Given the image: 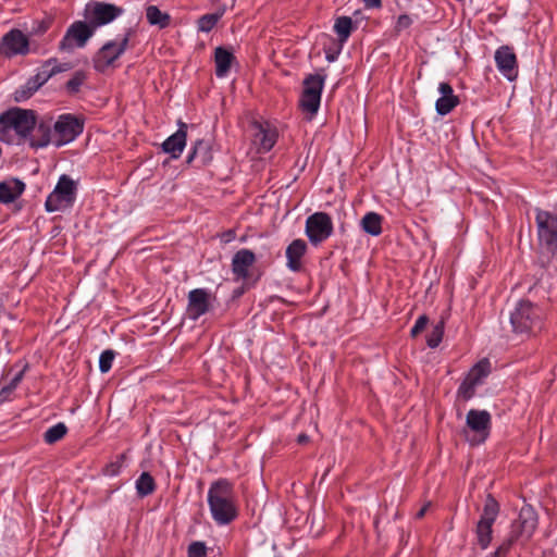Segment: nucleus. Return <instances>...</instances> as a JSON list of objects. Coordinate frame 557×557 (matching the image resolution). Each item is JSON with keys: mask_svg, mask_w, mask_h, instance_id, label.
Instances as JSON below:
<instances>
[{"mask_svg": "<svg viewBox=\"0 0 557 557\" xmlns=\"http://www.w3.org/2000/svg\"><path fill=\"white\" fill-rule=\"evenodd\" d=\"M499 513V504L492 494L486 496L483 511L476 523L475 534L478 545L486 549L492 542L493 524Z\"/></svg>", "mask_w": 557, "mask_h": 557, "instance_id": "7", "label": "nucleus"}, {"mask_svg": "<svg viewBox=\"0 0 557 557\" xmlns=\"http://www.w3.org/2000/svg\"><path fill=\"white\" fill-rule=\"evenodd\" d=\"M134 35L135 30L128 27L121 38L107 41L92 57L94 69L99 73H103L110 66H114V63L129 48L131 39Z\"/></svg>", "mask_w": 557, "mask_h": 557, "instance_id": "4", "label": "nucleus"}, {"mask_svg": "<svg viewBox=\"0 0 557 557\" xmlns=\"http://www.w3.org/2000/svg\"><path fill=\"white\" fill-rule=\"evenodd\" d=\"M115 357V352L111 349H107L101 352L99 358V369L102 373H107L112 368V363Z\"/></svg>", "mask_w": 557, "mask_h": 557, "instance_id": "39", "label": "nucleus"}, {"mask_svg": "<svg viewBox=\"0 0 557 557\" xmlns=\"http://www.w3.org/2000/svg\"><path fill=\"white\" fill-rule=\"evenodd\" d=\"M156 490V482L152 475L148 472H143L136 481V491L138 496L146 497L152 494Z\"/></svg>", "mask_w": 557, "mask_h": 557, "instance_id": "32", "label": "nucleus"}, {"mask_svg": "<svg viewBox=\"0 0 557 557\" xmlns=\"http://www.w3.org/2000/svg\"><path fill=\"white\" fill-rule=\"evenodd\" d=\"M84 129V124L71 114H62L53 125L52 144L61 147L73 141Z\"/></svg>", "mask_w": 557, "mask_h": 557, "instance_id": "11", "label": "nucleus"}, {"mask_svg": "<svg viewBox=\"0 0 557 557\" xmlns=\"http://www.w3.org/2000/svg\"><path fill=\"white\" fill-rule=\"evenodd\" d=\"M51 24H52L51 17H46L40 21H35L33 23V26L30 29V35H33V36L44 35L51 27Z\"/></svg>", "mask_w": 557, "mask_h": 557, "instance_id": "40", "label": "nucleus"}, {"mask_svg": "<svg viewBox=\"0 0 557 557\" xmlns=\"http://www.w3.org/2000/svg\"><path fill=\"white\" fill-rule=\"evenodd\" d=\"M510 323L516 334L531 336L543 326V311L529 300H521L510 313Z\"/></svg>", "mask_w": 557, "mask_h": 557, "instance_id": "3", "label": "nucleus"}, {"mask_svg": "<svg viewBox=\"0 0 557 557\" xmlns=\"http://www.w3.org/2000/svg\"><path fill=\"white\" fill-rule=\"evenodd\" d=\"M412 25V18L408 14H401L398 16L395 25V32L400 33Z\"/></svg>", "mask_w": 557, "mask_h": 557, "instance_id": "44", "label": "nucleus"}, {"mask_svg": "<svg viewBox=\"0 0 557 557\" xmlns=\"http://www.w3.org/2000/svg\"><path fill=\"white\" fill-rule=\"evenodd\" d=\"M467 425L475 436L470 441L472 445L483 443L490 435L491 430V414L486 410L471 409L467 413Z\"/></svg>", "mask_w": 557, "mask_h": 557, "instance_id": "16", "label": "nucleus"}, {"mask_svg": "<svg viewBox=\"0 0 557 557\" xmlns=\"http://www.w3.org/2000/svg\"><path fill=\"white\" fill-rule=\"evenodd\" d=\"M324 81L325 76L320 74H309L304 79V90L301 92L299 106L305 113L309 114V119H312L320 108Z\"/></svg>", "mask_w": 557, "mask_h": 557, "instance_id": "8", "label": "nucleus"}, {"mask_svg": "<svg viewBox=\"0 0 557 557\" xmlns=\"http://www.w3.org/2000/svg\"><path fill=\"white\" fill-rule=\"evenodd\" d=\"M252 127L255 129L253 144L258 146L259 152L270 151L276 140L277 132L269 123L253 122Z\"/></svg>", "mask_w": 557, "mask_h": 557, "instance_id": "19", "label": "nucleus"}, {"mask_svg": "<svg viewBox=\"0 0 557 557\" xmlns=\"http://www.w3.org/2000/svg\"><path fill=\"white\" fill-rule=\"evenodd\" d=\"M535 222L540 248L550 255L557 253V205L553 210L535 209Z\"/></svg>", "mask_w": 557, "mask_h": 557, "instance_id": "5", "label": "nucleus"}, {"mask_svg": "<svg viewBox=\"0 0 557 557\" xmlns=\"http://www.w3.org/2000/svg\"><path fill=\"white\" fill-rule=\"evenodd\" d=\"M211 294L206 288H196L188 293L187 315L191 320H197L209 312Z\"/></svg>", "mask_w": 557, "mask_h": 557, "instance_id": "18", "label": "nucleus"}, {"mask_svg": "<svg viewBox=\"0 0 557 557\" xmlns=\"http://www.w3.org/2000/svg\"><path fill=\"white\" fill-rule=\"evenodd\" d=\"M438 91L441 97L436 100L435 109L437 114L446 115L459 104L460 100L458 96L454 94V89L449 83H440Z\"/></svg>", "mask_w": 557, "mask_h": 557, "instance_id": "20", "label": "nucleus"}, {"mask_svg": "<svg viewBox=\"0 0 557 557\" xmlns=\"http://www.w3.org/2000/svg\"><path fill=\"white\" fill-rule=\"evenodd\" d=\"M186 137L187 125L180 123L178 129L163 141V151L171 154L173 159L180 158L186 146Z\"/></svg>", "mask_w": 557, "mask_h": 557, "instance_id": "21", "label": "nucleus"}, {"mask_svg": "<svg viewBox=\"0 0 557 557\" xmlns=\"http://www.w3.org/2000/svg\"><path fill=\"white\" fill-rule=\"evenodd\" d=\"M309 442V436L305 433H301L297 436V443L304 445Z\"/></svg>", "mask_w": 557, "mask_h": 557, "instance_id": "49", "label": "nucleus"}, {"mask_svg": "<svg viewBox=\"0 0 557 557\" xmlns=\"http://www.w3.org/2000/svg\"><path fill=\"white\" fill-rule=\"evenodd\" d=\"M94 34L95 29L89 22L75 21L61 39L59 50L72 51L74 48H84Z\"/></svg>", "mask_w": 557, "mask_h": 557, "instance_id": "10", "label": "nucleus"}, {"mask_svg": "<svg viewBox=\"0 0 557 557\" xmlns=\"http://www.w3.org/2000/svg\"><path fill=\"white\" fill-rule=\"evenodd\" d=\"M334 227L331 216L326 212H315L306 220V235L314 246L320 245L333 234Z\"/></svg>", "mask_w": 557, "mask_h": 557, "instance_id": "12", "label": "nucleus"}, {"mask_svg": "<svg viewBox=\"0 0 557 557\" xmlns=\"http://www.w3.org/2000/svg\"><path fill=\"white\" fill-rule=\"evenodd\" d=\"M511 546L505 540L500 543V545L495 549V552L491 553L486 557H507L510 552Z\"/></svg>", "mask_w": 557, "mask_h": 557, "instance_id": "45", "label": "nucleus"}, {"mask_svg": "<svg viewBox=\"0 0 557 557\" xmlns=\"http://www.w3.org/2000/svg\"><path fill=\"white\" fill-rule=\"evenodd\" d=\"M367 9H379L382 7V0H363Z\"/></svg>", "mask_w": 557, "mask_h": 557, "instance_id": "46", "label": "nucleus"}, {"mask_svg": "<svg viewBox=\"0 0 557 557\" xmlns=\"http://www.w3.org/2000/svg\"><path fill=\"white\" fill-rule=\"evenodd\" d=\"M383 218L376 212H368L360 221L361 228L371 236H379L382 233Z\"/></svg>", "mask_w": 557, "mask_h": 557, "instance_id": "29", "label": "nucleus"}, {"mask_svg": "<svg viewBox=\"0 0 557 557\" xmlns=\"http://www.w3.org/2000/svg\"><path fill=\"white\" fill-rule=\"evenodd\" d=\"M224 9H221L220 11L212 13V14H205L199 17L198 20V29L203 33H209L212 30V28L216 25V23L220 21V18L224 14Z\"/></svg>", "mask_w": 557, "mask_h": 557, "instance_id": "33", "label": "nucleus"}, {"mask_svg": "<svg viewBox=\"0 0 557 557\" xmlns=\"http://www.w3.org/2000/svg\"><path fill=\"white\" fill-rule=\"evenodd\" d=\"M430 507V503L425 504L417 513H416V518L417 519H422L428 510V508Z\"/></svg>", "mask_w": 557, "mask_h": 557, "instance_id": "48", "label": "nucleus"}, {"mask_svg": "<svg viewBox=\"0 0 557 557\" xmlns=\"http://www.w3.org/2000/svg\"><path fill=\"white\" fill-rule=\"evenodd\" d=\"M537 527V515L531 506L521 508L518 519L511 524L510 532L505 539L512 547L520 539L528 541Z\"/></svg>", "mask_w": 557, "mask_h": 557, "instance_id": "9", "label": "nucleus"}, {"mask_svg": "<svg viewBox=\"0 0 557 557\" xmlns=\"http://www.w3.org/2000/svg\"><path fill=\"white\" fill-rule=\"evenodd\" d=\"M23 377V371H21L20 373H17L10 382L9 385L4 386L1 388L0 391V398L1 400L5 399V397L8 395H10L18 385V383L21 382Z\"/></svg>", "mask_w": 557, "mask_h": 557, "instance_id": "42", "label": "nucleus"}, {"mask_svg": "<svg viewBox=\"0 0 557 557\" xmlns=\"http://www.w3.org/2000/svg\"><path fill=\"white\" fill-rule=\"evenodd\" d=\"M495 63L498 71L510 82L518 77V60L513 49L509 46H500L495 51Z\"/></svg>", "mask_w": 557, "mask_h": 557, "instance_id": "17", "label": "nucleus"}, {"mask_svg": "<svg viewBox=\"0 0 557 557\" xmlns=\"http://www.w3.org/2000/svg\"><path fill=\"white\" fill-rule=\"evenodd\" d=\"M208 504L213 520L220 525L231 523L238 515L233 486L225 479H220L210 485Z\"/></svg>", "mask_w": 557, "mask_h": 557, "instance_id": "1", "label": "nucleus"}, {"mask_svg": "<svg viewBox=\"0 0 557 557\" xmlns=\"http://www.w3.org/2000/svg\"><path fill=\"white\" fill-rule=\"evenodd\" d=\"M491 362L483 358L478 361L468 372L467 376L458 388V396L465 400L471 399L475 394L476 386L483 384L484 380L491 373Z\"/></svg>", "mask_w": 557, "mask_h": 557, "instance_id": "14", "label": "nucleus"}, {"mask_svg": "<svg viewBox=\"0 0 557 557\" xmlns=\"http://www.w3.org/2000/svg\"><path fill=\"white\" fill-rule=\"evenodd\" d=\"M125 454L117 455L114 460L109 462L102 470L104 475L108 476H115L120 473L124 461H125Z\"/></svg>", "mask_w": 557, "mask_h": 557, "instance_id": "38", "label": "nucleus"}, {"mask_svg": "<svg viewBox=\"0 0 557 557\" xmlns=\"http://www.w3.org/2000/svg\"><path fill=\"white\" fill-rule=\"evenodd\" d=\"M66 64L58 63L55 58H51L42 63V65L38 69L37 73L30 78L38 85L40 88L44 84H46L53 75L66 71Z\"/></svg>", "mask_w": 557, "mask_h": 557, "instance_id": "23", "label": "nucleus"}, {"mask_svg": "<svg viewBox=\"0 0 557 557\" xmlns=\"http://www.w3.org/2000/svg\"><path fill=\"white\" fill-rule=\"evenodd\" d=\"M67 433V428L64 423L59 422L53 426L49 428L44 434V441L47 444H54L62 440Z\"/></svg>", "mask_w": 557, "mask_h": 557, "instance_id": "35", "label": "nucleus"}, {"mask_svg": "<svg viewBox=\"0 0 557 557\" xmlns=\"http://www.w3.org/2000/svg\"><path fill=\"white\" fill-rule=\"evenodd\" d=\"M35 134L30 137V146L35 148H42L52 144L53 132L48 123H36L34 128Z\"/></svg>", "mask_w": 557, "mask_h": 557, "instance_id": "28", "label": "nucleus"}, {"mask_svg": "<svg viewBox=\"0 0 557 557\" xmlns=\"http://www.w3.org/2000/svg\"><path fill=\"white\" fill-rule=\"evenodd\" d=\"M429 323V318L425 314L420 315L414 325L412 326L410 334L412 337L418 336L424 329L426 327Z\"/></svg>", "mask_w": 557, "mask_h": 557, "instance_id": "43", "label": "nucleus"}, {"mask_svg": "<svg viewBox=\"0 0 557 557\" xmlns=\"http://www.w3.org/2000/svg\"><path fill=\"white\" fill-rule=\"evenodd\" d=\"M146 17L150 25H157L160 28H165L171 23V16L156 5H148L146 8Z\"/></svg>", "mask_w": 557, "mask_h": 557, "instance_id": "30", "label": "nucleus"}, {"mask_svg": "<svg viewBox=\"0 0 557 557\" xmlns=\"http://www.w3.org/2000/svg\"><path fill=\"white\" fill-rule=\"evenodd\" d=\"M256 262L255 253L249 249L238 250L232 259V271L239 278H247L249 268Z\"/></svg>", "mask_w": 557, "mask_h": 557, "instance_id": "22", "label": "nucleus"}, {"mask_svg": "<svg viewBox=\"0 0 557 557\" xmlns=\"http://www.w3.org/2000/svg\"><path fill=\"white\" fill-rule=\"evenodd\" d=\"M124 13L123 8L113 3L95 1L86 5L85 17L94 29L107 25Z\"/></svg>", "mask_w": 557, "mask_h": 557, "instance_id": "13", "label": "nucleus"}, {"mask_svg": "<svg viewBox=\"0 0 557 557\" xmlns=\"http://www.w3.org/2000/svg\"><path fill=\"white\" fill-rule=\"evenodd\" d=\"M355 29L354 22L349 16H339L335 20L334 32L338 36V40L344 44L348 40L351 32Z\"/></svg>", "mask_w": 557, "mask_h": 557, "instance_id": "31", "label": "nucleus"}, {"mask_svg": "<svg viewBox=\"0 0 557 557\" xmlns=\"http://www.w3.org/2000/svg\"><path fill=\"white\" fill-rule=\"evenodd\" d=\"M30 51L28 37L18 28H12L0 39V57L12 59L27 55Z\"/></svg>", "mask_w": 557, "mask_h": 557, "instance_id": "15", "label": "nucleus"}, {"mask_svg": "<svg viewBox=\"0 0 557 557\" xmlns=\"http://www.w3.org/2000/svg\"><path fill=\"white\" fill-rule=\"evenodd\" d=\"M327 61L333 62L335 60V55H326Z\"/></svg>", "mask_w": 557, "mask_h": 557, "instance_id": "50", "label": "nucleus"}, {"mask_svg": "<svg viewBox=\"0 0 557 557\" xmlns=\"http://www.w3.org/2000/svg\"><path fill=\"white\" fill-rule=\"evenodd\" d=\"M307 251L304 239H294L286 248L287 268L294 272L301 269V258Z\"/></svg>", "mask_w": 557, "mask_h": 557, "instance_id": "24", "label": "nucleus"}, {"mask_svg": "<svg viewBox=\"0 0 557 557\" xmlns=\"http://www.w3.org/2000/svg\"><path fill=\"white\" fill-rule=\"evenodd\" d=\"M36 123L35 111L18 107L11 108L0 114V140L12 144V132L20 139H26L30 136Z\"/></svg>", "mask_w": 557, "mask_h": 557, "instance_id": "2", "label": "nucleus"}, {"mask_svg": "<svg viewBox=\"0 0 557 557\" xmlns=\"http://www.w3.org/2000/svg\"><path fill=\"white\" fill-rule=\"evenodd\" d=\"M38 85L29 77L24 85L14 91V100L22 102L29 99L37 90Z\"/></svg>", "mask_w": 557, "mask_h": 557, "instance_id": "34", "label": "nucleus"}, {"mask_svg": "<svg viewBox=\"0 0 557 557\" xmlns=\"http://www.w3.org/2000/svg\"><path fill=\"white\" fill-rule=\"evenodd\" d=\"M235 57L233 52L224 47H218L214 50L215 75L224 77L231 70Z\"/></svg>", "mask_w": 557, "mask_h": 557, "instance_id": "26", "label": "nucleus"}, {"mask_svg": "<svg viewBox=\"0 0 557 557\" xmlns=\"http://www.w3.org/2000/svg\"><path fill=\"white\" fill-rule=\"evenodd\" d=\"M188 557H207V547L203 542H193L188 546Z\"/></svg>", "mask_w": 557, "mask_h": 557, "instance_id": "41", "label": "nucleus"}, {"mask_svg": "<svg viewBox=\"0 0 557 557\" xmlns=\"http://www.w3.org/2000/svg\"><path fill=\"white\" fill-rule=\"evenodd\" d=\"M25 190V184L18 178L0 182V202L12 203Z\"/></svg>", "mask_w": 557, "mask_h": 557, "instance_id": "25", "label": "nucleus"}, {"mask_svg": "<svg viewBox=\"0 0 557 557\" xmlns=\"http://www.w3.org/2000/svg\"><path fill=\"white\" fill-rule=\"evenodd\" d=\"M77 195V183L69 175L63 174L54 189L46 199L45 208L48 212L64 211L73 207Z\"/></svg>", "mask_w": 557, "mask_h": 557, "instance_id": "6", "label": "nucleus"}, {"mask_svg": "<svg viewBox=\"0 0 557 557\" xmlns=\"http://www.w3.org/2000/svg\"><path fill=\"white\" fill-rule=\"evenodd\" d=\"M212 150L209 141L199 139L195 143L186 162L190 164L195 159H198L201 165H206L212 161Z\"/></svg>", "mask_w": 557, "mask_h": 557, "instance_id": "27", "label": "nucleus"}, {"mask_svg": "<svg viewBox=\"0 0 557 557\" xmlns=\"http://www.w3.org/2000/svg\"><path fill=\"white\" fill-rule=\"evenodd\" d=\"M235 236H236L235 231L228 230L225 233H223L222 240L224 243H228V242L233 240L235 238Z\"/></svg>", "mask_w": 557, "mask_h": 557, "instance_id": "47", "label": "nucleus"}, {"mask_svg": "<svg viewBox=\"0 0 557 557\" xmlns=\"http://www.w3.org/2000/svg\"><path fill=\"white\" fill-rule=\"evenodd\" d=\"M86 78H87V76H86L85 72H83V71L75 72L74 75L72 76V78L69 79L66 83L67 92L71 95L77 94L79 91L82 85L86 81Z\"/></svg>", "mask_w": 557, "mask_h": 557, "instance_id": "37", "label": "nucleus"}, {"mask_svg": "<svg viewBox=\"0 0 557 557\" xmlns=\"http://www.w3.org/2000/svg\"><path fill=\"white\" fill-rule=\"evenodd\" d=\"M444 335V321L437 322L433 329L431 334L426 338V344L430 348H436L443 338Z\"/></svg>", "mask_w": 557, "mask_h": 557, "instance_id": "36", "label": "nucleus"}]
</instances>
